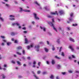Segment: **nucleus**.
Masks as SVG:
<instances>
[{
	"label": "nucleus",
	"mask_w": 79,
	"mask_h": 79,
	"mask_svg": "<svg viewBox=\"0 0 79 79\" xmlns=\"http://www.w3.org/2000/svg\"><path fill=\"white\" fill-rule=\"evenodd\" d=\"M44 50L46 52H48V49L46 48H45Z\"/></svg>",
	"instance_id": "393cba45"
},
{
	"label": "nucleus",
	"mask_w": 79,
	"mask_h": 79,
	"mask_svg": "<svg viewBox=\"0 0 79 79\" xmlns=\"http://www.w3.org/2000/svg\"><path fill=\"white\" fill-rule=\"evenodd\" d=\"M32 47H33V44H31L30 46H27V48L28 50H29L31 48H32Z\"/></svg>",
	"instance_id": "9b49d317"
},
{
	"label": "nucleus",
	"mask_w": 79,
	"mask_h": 79,
	"mask_svg": "<svg viewBox=\"0 0 79 79\" xmlns=\"http://www.w3.org/2000/svg\"><path fill=\"white\" fill-rule=\"evenodd\" d=\"M40 48V46H39V45H37L35 47V49L36 50L37 52H39V48Z\"/></svg>",
	"instance_id": "6e6552de"
},
{
	"label": "nucleus",
	"mask_w": 79,
	"mask_h": 79,
	"mask_svg": "<svg viewBox=\"0 0 79 79\" xmlns=\"http://www.w3.org/2000/svg\"><path fill=\"white\" fill-rule=\"evenodd\" d=\"M25 44H27V43H28V41L27 40V38H25Z\"/></svg>",
	"instance_id": "412c9836"
},
{
	"label": "nucleus",
	"mask_w": 79,
	"mask_h": 79,
	"mask_svg": "<svg viewBox=\"0 0 79 79\" xmlns=\"http://www.w3.org/2000/svg\"><path fill=\"white\" fill-rule=\"evenodd\" d=\"M62 29L61 27H59L58 28V31H61Z\"/></svg>",
	"instance_id": "c85d7f7f"
},
{
	"label": "nucleus",
	"mask_w": 79,
	"mask_h": 79,
	"mask_svg": "<svg viewBox=\"0 0 79 79\" xmlns=\"http://www.w3.org/2000/svg\"><path fill=\"white\" fill-rule=\"evenodd\" d=\"M57 68H58V69H59V68H61V66L60 65H57Z\"/></svg>",
	"instance_id": "7c9ffc66"
},
{
	"label": "nucleus",
	"mask_w": 79,
	"mask_h": 79,
	"mask_svg": "<svg viewBox=\"0 0 79 79\" xmlns=\"http://www.w3.org/2000/svg\"><path fill=\"white\" fill-rule=\"evenodd\" d=\"M52 50L53 51L55 50V47H54V46H52Z\"/></svg>",
	"instance_id": "4c0bfd02"
},
{
	"label": "nucleus",
	"mask_w": 79,
	"mask_h": 79,
	"mask_svg": "<svg viewBox=\"0 0 79 79\" xmlns=\"http://www.w3.org/2000/svg\"><path fill=\"white\" fill-rule=\"evenodd\" d=\"M22 52L23 55H25V51H24V50H23Z\"/></svg>",
	"instance_id": "79ce46f5"
},
{
	"label": "nucleus",
	"mask_w": 79,
	"mask_h": 79,
	"mask_svg": "<svg viewBox=\"0 0 79 79\" xmlns=\"http://www.w3.org/2000/svg\"><path fill=\"white\" fill-rule=\"evenodd\" d=\"M72 56L73 58H75V56H74V55H72Z\"/></svg>",
	"instance_id": "0e129e2a"
},
{
	"label": "nucleus",
	"mask_w": 79,
	"mask_h": 79,
	"mask_svg": "<svg viewBox=\"0 0 79 79\" xmlns=\"http://www.w3.org/2000/svg\"><path fill=\"white\" fill-rule=\"evenodd\" d=\"M47 74L46 72H44L43 73V74Z\"/></svg>",
	"instance_id": "09e8293b"
},
{
	"label": "nucleus",
	"mask_w": 79,
	"mask_h": 79,
	"mask_svg": "<svg viewBox=\"0 0 79 79\" xmlns=\"http://www.w3.org/2000/svg\"><path fill=\"white\" fill-rule=\"evenodd\" d=\"M44 8L45 9V10H49V7L47 6L44 7Z\"/></svg>",
	"instance_id": "f3484780"
},
{
	"label": "nucleus",
	"mask_w": 79,
	"mask_h": 79,
	"mask_svg": "<svg viewBox=\"0 0 79 79\" xmlns=\"http://www.w3.org/2000/svg\"><path fill=\"white\" fill-rule=\"evenodd\" d=\"M62 74L63 75H65V74H66V72L62 73Z\"/></svg>",
	"instance_id": "5fc2aeb1"
},
{
	"label": "nucleus",
	"mask_w": 79,
	"mask_h": 79,
	"mask_svg": "<svg viewBox=\"0 0 79 79\" xmlns=\"http://www.w3.org/2000/svg\"><path fill=\"white\" fill-rule=\"evenodd\" d=\"M41 63H40V62H39L38 63V66H40V64H41Z\"/></svg>",
	"instance_id": "ea45409f"
},
{
	"label": "nucleus",
	"mask_w": 79,
	"mask_h": 79,
	"mask_svg": "<svg viewBox=\"0 0 79 79\" xmlns=\"http://www.w3.org/2000/svg\"><path fill=\"white\" fill-rule=\"evenodd\" d=\"M50 14L51 15H58V13H57V11H56L55 12H51L50 13Z\"/></svg>",
	"instance_id": "0eeeda50"
},
{
	"label": "nucleus",
	"mask_w": 79,
	"mask_h": 79,
	"mask_svg": "<svg viewBox=\"0 0 79 79\" xmlns=\"http://www.w3.org/2000/svg\"><path fill=\"white\" fill-rule=\"evenodd\" d=\"M57 42L58 43V44H60V39H58L57 40Z\"/></svg>",
	"instance_id": "e433bc0d"
},
{
	"label": "nucleus",
	"mask_w": 79,
	"mask_h": 79,
	"mask_svg": "<svg viewBox=\"0 0 79 79\" xmlns=\"http://www.w3.org/2000/svg\"><path fill=\"white\" fill-rule=\"evenodd\" d=\"M62 47H61L60 48V50H59V52H61V49H62Z\"/></svg>",
	"instance_id": "3c124183"
},
{
	"label": "nucleus",
	"mask_w": 79,
	"mask_h": 79,
	"mask_svg": "<svg viewBox=\"0 0 79 79\" xmlns=\"http://www.w3.org/2000/svg\"><path fill=\"white\" fill-rule=\"evenodd\" d=\"M52 23H55V19L54 18H52Z\"/></svg>",
	"instance_id": "473e14b6"
},
{
	"label": "nucleus",
	"mask_w": 79,
	"mask_h": 79,
	"mask_svg": "<svg viewBox=\"0 0 79 79\" xmlns=\"http://www.w3.org/2000/svg\"><path fill=\"white\" fill-rule=\"evenodd\" d=\"M12 26H18L19 29H21V26H20V24L18 22H15V23H12Z\"/></svg>",
	"instance_id": "f257e3e1"
},
{
	"label": "nucleus",
	"mask_w": 79,
	"mask_h": 79,
	"mask_svg": "<svg viewBox=\"0 0 79 79\" xmlns=\"http://www.w3.org/2000/svg\"><path fill=\"white\" fill-rule=\"evenodd\" d=\"M22 29H23V30H26V27H23L22 28Z\"/></svg>",
	"instance_id": "de8ad7c7"
},
{
	"label": "nucleus",
	"mask_w": 79,
	"mask_h": 79,
	"mask_svg": "<svg viewBox=\"0 0 79 79\" xmlns=\"http://www.w3.org/2000/svg\"><path fill=\"white\" fill-rule=\"evenodd\" d=\"M6 6L7 7H10V5L8 4H6Z\"/></svg>",
	"instance_id": "72a5a7b5"
},
{
	"label": "nucleus",
	"mask_w": 79,
	"mask_h": 79,
	"mask_svg": "<svg viewBox=\"0 0 79 79\" xmlns=\"http://www.w3.org/2000/svg\"><path fill=\"white\" fill-rule=\"evenodd\" d=\"M69 48H70V49H71V51H72V52H74V48H73V47H71V46H70L69 47Z\"/></svg>",
	"instance_id": "ddd939ff"
},
{
	"label": "nucleus",
	"mask_w": 79,
	"mask_h": 79,
	"mask_svg": "<svg viewBox=\"0 0 79 79\" xmlns=\"http://www.w3.org/2000/svg\"><path fill=\"white\" fill-rule=\"evenodd\" d=\"M15 3L16 4H18V2H17V1H15Z\"/></svg>",
	"instance_id": "e2e57ef3"
},
{
	"label": "nucleus",
	"mask_w": 79,
	"mask_h": 79,
	"mask_svg": "<svg viewBox=\"0 0 79 79\" xmlns=\"http://www.w3.org/2000/svg\"><path fill=\"white\" fill-rule=\"evenodd\" d=\"M32 23L33 24H35V22H34V21H33L32 22Z\"/></svg>",
	"instance_id": "680f3d73"
},
{
	"label": "nucleus",
	"mask_w": 79,
	"mask_h": 79,
	"mask_svg": "<svg viewBox=\"0 0 79 79\" xmlns=\"http://www.w3.org/2000/svg\"><path fill=\"white\" fill-rule=\"evenodd\" d=\"M40 28L41 29L43 30L44 32L46 31V28L45 27H40Z\"/></svg>",
	"instance_id": "9d476101"
},
{
	"label": "nucleus",
	"mask_w": 79,
	"mask_h": 79,
	"mask_svg": "<svg viewBox=\"0 0 79 79\" xmlns=\"http://www.w3.org/2000/svg\"><path fill=\"white\" fill-rule=\"evenodd\" d=\"M56 79H59V77H56Z\"/></svg>",
	"instance_id": "774afa93"
},
{
	"label": "nucleus",
	"mask_w": 79,
	"mask_h": 79,
	"mask_svg": "<svg viewBox=\"0 0 79 79\" xmlns=\"http://www.w3.org/2000/svg\"><path fill=\"white\" fill-rule=\"evenodd\" d=\"M41 73V72L40 71H39L37 72V74H39Z\"/></svg>",
	"instance_id": "a18cd8bd"
},
{
	"label": "nucleus",
	"mask_w": 79,
	"mask_h": 79,
	"mask_svg": "<svg viewBox=\"0 0 79 79\" xmlns=\"http://www.w3.org/2000/svg\"><path fill=\"white\" fill-rule=\"evenodd\" d=\"M70 18H69V22H71L73 21V19L71 18H73V13H71L70 14Z\"/></svg>",
	"instance_id": "20e7f679"
},
{
	"label": "nucleus",
	"mask_w": 79,
	"mask_h": 79,
	"mask_svg": "<svg viewBox=\"0 0 79 79\" xmlns=\"http://www.w3.org/2000/svg\"><path fill=\"white\" fill-rule=\"evenodd\" d=\"M3 67L4 68H2L3 69L4 71H6V68H7V65L6 64H4Z\"/></svg>",
	"instance_id": "f8f14e48"
},
{
	"label": "nucleus",
	"mask_w": 79,
	"mask_h": 79,
	"mask_svg": "<svg viewBox=\"0 0 79 79\" xmlns=\"http://www.w3.org/2000/svg\"><path fill=\"white\" fill-rule=\"evenodd\" d=\"M78 26V24L77 23L73 24H72V26Z\"/></svg>",
	"instance_id": "4be33fe9"
},
{
	"label": "nucleus",
	"mask_w": 79,
	"mask_h": 79,
	"mask_svg": "<svg viewBox=\"0 0 79 79\" xmlns=\"http://www.w3.org/2000/svg\"><path fill=\"white\" fill-rule=\"evenodd\" d=\"M68 72L69 73H72L73 71L72 70H70L68 71Z\"/></svg>",
	"instance_id": "58836bf2"
},
{
	"label": "nucleus",
	"mask_w": 79,
	"mask_h": 79,
	"mask_svg": "<svg viewBox=\"0 0 79 79\" xmlns=\"http://www.w3.org/2000/svg\"><path fill=\"white\" fill-rule=\"evenodd\" d=\"M33 15L34 16L35 18V19H39V18L37 16V14L35 13H33Z\"/></svg>",
	"instance_id": "1a4fd4ad"
},
{
	"label": "nucleus",
	"mask_w": 79,
	"mask_h": 79,
	"mask_svg": "<svg viewBox=\"0 0 79 79\" xmlns=\"http://www.w3.org/2000/svg\"><path fill=\"white\" fill-rule=\"evenodd\" d=\"M1 15H1V14H0V19L2 21V22H4V19L1 17Z\"/></svg>",
	"instance_id": "2eb2a0df"
},
{
	"label": "nucleus",
	"mask_w": 79,
	"mask_h": 79,
	"mask_svg": "<svg viewBox=\"0 0 79 79\" xmlns=\"http://www.w3.org/2000/svg\"><path fill=\"white\" fill-rule=\"evenodd\" d=\"M3 42H6V40H3Z\"/></svg>",
	"instance_id": "69168bd1"
},
{
	"label": "nucleus",
	"mask_w": 79,
	"mask_h": 79,
	"mask_svg": "<svg viewBox=\"0 0 79 79\" xmlns=\"http://www.w3.org/2000/svg\"><path fill=\"white\" fill-rule=\"evenodd\" d=\"M69 58L70 59V60H72V57H69Z\"/></svg>",
	"instance_id": "338daca9"
},
{
	"label": "nucleus",
	"mask_w": 79,
	"mask_h": 79,
	"mask_svg": "<svg viewBox=\"0 0 79 79\" xmlns=\"http://www.w3.org/2000/svg\"><path fill=\"white\" fill-rule=\"evenodd\" d=\"M14 43L15 44H16V43H18V41L17 40H15L14 42Z\"/></svg>",
	"instance_id": "864d4df0"
},
{
	"label": "nucleus",
	"mask_w": 79,
	"mask_h": 79,
	"mask_svg": "<svg viewBox=\"0 0 79 79\" xmlns=\"http://www.w3.org/2000/svg\"><path fill=\"white\" fill-rule=\"evenodd\" d=\"M59 13L60 15H63V14H64V12L63 10H61L59 11Z\"/></svg>",
	"instance_id": "4468645a"
},
{
	"label": "nucleus",
	"mask_w": 79,
	"mask_h": 79,
	"mask_svg": "<svg viewBox=\"0 0 79 79\" xmlns=\"http://www.w3.org/2000/svg\"><path fill=\"white\" fill-rule=\"evenodd\" d=\"M34 77H35V79H39V77L37 76H36V75L35 74H34L33 75Z\"/></svg>",
	"instance_id": "6ab92c4d"
},
{
	"label": "nucleus",
	"mask_w": 79,
	"mask_h": 79,
	"mask_svg": "<svg viewBox=\"0 0 79 79\" xmlns=\"http://www.w3.org/2000/svg\"><path fill=\"white\" fill-rule=\"evenodd\" d=\"M47 17L49 18H52V16L51 15H47Z\"/></svg>",
	"instance_id": "a878e982"
},
{
	"label": "nucleus",
	"mask_w": 79,
	"mask_h": 79,
	"mask_svg": "<svg viewBox=\"0 0 79 79\" xmlns=\"http://www.w3.org/2000/svg\"><path fill=\"white\" fill-rule=\"evenodd\" d=\"M75 72L76 73H79V71L78 70H76L75 71Z\"/></svg>",
	"instance_id": "8fccbe9b"
},
{
	"label": "nucleus",
	"mask_w": 79,
	"mask_h": 79,
	"mask_svg": "<svg viewBox=\"0 0 79 79\" xmlns=\"http://www.w3.org/2000/svg\"><path fill=\"white\" fill-rule=\"evenodd\" d=\"M18 77H19V78H22L23 77L21 75H19L18 76Z\"/></svg>",
	"instance_id": "37998d69"
},
{
	"label": "nucleus",
	"mask_w": 79,
	"mask_h": 79,
	"mask_svg": "<svg viewBox=\"0 0 79 79\" xmlns=\"http://www.w3.org/2000/svg\"><path fill=\"white\" fill-rule=\"evenodd\" d=\"M20 11H25V12H28V13L31 12V10H27L26 9L23 10V9L21 8H20Z\"/></svg>",
	"instance_id": "39448f33"
},
{
	"label": "nucleus",
	"mask_w": 79,
	"mask_h": 79,
	"mask_svg": "<svg viewBox=\"0 0 79 79\" xmlns=\"http://www.w3.org/2000/svg\"><path fill=\"white\" fill-rule=\"evenodd\" d=\"M52 64H55V61L54 60H52Z\"/></svg>",
	"instance_id": "5701e85b"
},
{
	"label": "nucleus",
	"mask_w": 79,
	"mask_h": 79,
	"mask_svg": "<svg viewBox=\"0 0 79 79\" xmlns=\"http://www.w3.org/2000/svg\"><path fill=\"white\" fill-rule=\"evenodd\" d=\"M16 53L19 55H21V53L19 52H16Z\"/></svg>",
	"instance_id": "c756f323"
},
{
	"label": "nucleus",
	"mask_w": 79,
	"mask_h": 79,
	"mask_svg": "<svg viewBox=\"0 0 79 79\" xmlns=\"http://www.w3.org/2000/svg\"><path fill=\"white\" fill-rule=\"evenodd\" d=\"M54 76L53 75H52L50 77L51 79H54Z\"/></svg>",
	"instance_id": "bb28decb"
},
{
	"label": "nucleus",
	"mask_w": 79,
	"mask_h": 79,
	"mask_svg": "<svg viewBox=\"0 0 79 79\" xmlns=\"http://www.w3.org/2000/svg\"><path fill=\"white\" fill-rule=\"evenodd\" d=\"M23 32L24 34H26L27 33V31H23Z\"/></svg>",
	"instance_id": "bf43d9fd"
},
{
	"label": "nucleus",
	"mask_w": 79,
	"mask_h": 79,
	"mask_svg": "<svg viewBox=\"0 0 79 79\" xmlns=\"http://www.w3.org/2000/svg\"><path fill=\"white\" fill-rule=\"evenodd\" d=\"M11 35H15V33L14 32H12L11 33Z\"/></svg>",
	"instance_id": "2f4dec72"
},
{
	"label": "nucleus",
	"mask_w": 79,
	"mask_h": 79,
	"mask_svg": "<svg viewBox=\"0 0 79 79\" xmlns=\"http://www.w3.org/2000/svg\"><path fill=\"white\" fill-rule=\"evenodd\" d=\"M47 44H48V45H49V44H50L49 43V41H47Z\"/></svg>",
	"instance_id": "13d9d810"
},
{
	"label": "nucleus",
	"mask_w": 79,
	"mask_h": 79,
	"mask_svg": "<svg viewBox=\"0 0 79 79\" xmlns=\"http://www.w3.org/2000/svg\"><path fill=\"white\" fill-rule=\"evenodd\" d=\"M61 55L63 56H64V53L63 52H62L61 54Z\"/></svg>",
	"instance_id": "b1692460"
},
{
	"label": "nucleus",
	"mask_w": 79,
	"mask_h": 79,
	"mask_svg": "<svg viewBox=\"0 0 79 79\" xmlns=\"http://www.w3.org/2000/svg\"><path fill=\"white\" fill-rule=\"evenodd\" d=\"M1 37L2 39H5V37L4 36H1Z\"/></svg>",
	"instance_id": "a19ab883"
},
{
	"label": "nucleus",
	"mask_w": 79,
	"mask_h": 79,
	"mask_svg": "<svg viewBox=\"0 0 79 79\" xmlns=\"http://www.w3.org/2000/svg\"><path fill=\"white\" fill-rule=\"evenodd\" d=\"M4 1L6 2H8V0H4Z\"/></svg>",
	"instance_id": "052dcab7"
},
{
	"label": "nucleus",
	"mask_w": 79,
	"mask_h": 79,
	"mask_svg": "<svg viewBox=\"0 0 79 79\" xmlns=\"http://www.w3.org/2000/svg\"><path fill=\"white\" fill-rule=\"evenodd\" d=\"M11 44V42H8L7 43V45H8V46H9V45H10Z\"/></svg>",
	"instance_id": "cd10ccee"
},
{
	"label": "nucleus",
	"mask_w": 79,
	"mask_h": 79,
	"mask_svg": "<svg viewBox=\"0 0 79 79\" xmlns=\"http://www.w3.org/2000/svg\"><path fill=\"white\" fill-rule=\"evenodd\" d=\"M11 63H13V64H15V62L13 60L11 61Z\"/></svg>",
	"instance_id": "49530a36"
},
{
	"label": "nucleus",
	"mask_w": 79,
	"mask_h": 79,
	"mask_svg": "<svg viewBox=\"0 0 79 79\" xmlns=\"http://www.w3.org/2000/svg\"><path fill=\"white\" fill-rule=\"evenodd\" d=\"M2 78L3 79H5V77H5V75H4V74L2 75Z\"/></svg>",
	"instance_id": "f704fd0d"
},
{
	"label": "nucleus",
	"mask_w": 79,
	"mask_h": 79,
	"mask_svg": "<svg viewBox=\"0 0 79 79\" xmlns=\"http://www.w3.org/2000/svg\"><path fill=\"white\" fill-rule=\"evenodd\" d=\"M9 19L10 20H12L13 21L14 20H15V16L13 15H11L9 16Z\"/></svg>",
	"instance_id": "7ed1b4c3"
},
{
	"label": "nucleus",
	"mask_w": 79,
	"mask_h": 79,
	"mask_svg": "<svg viewBox=\"0 0 79 79\" xmlns=\"http://www.w3.org/2000/svg\"><path fill=\"white\" fill-rule=\"evenodd\" d=\"M67 28L68 30H70V27H67Z\"/></svg>",
	"instance_id": "6e6d98bb"
},
{
	"label": "nucleus",
	"mask_w": 79,
	"mask_h": 79,
	"mask_svg": "<svg viewBox=\"0 0 79 79\" xmlns=\"http://www.w3.org/2000/svg\"><path fill=\"white\" fill-rule=\"evenodd\" d=\"M48 23L51 26L53 27V29H54L55 31L56 32H57V30H56V28H55V27H54V25H53V23H52V22H48Z\"/></svg>",
	"instance_id": "f03ea898"
},
{
	"label": "nucleus",
	"mask_w": 79,
	"mask_h": 79,
	"mask_svg": "<svg viewBox=\"0 0 79 79\" xmlns=\"http://www.w3.org/2000/svg\"><path fill=\"white\" fill-rule=\"evenodd\" d=\"M55 58H57V59H60V58H59V57H58V56H56Z\"/></svg>",
	"instance_id": "c03bdc74"
},
{
	"label": "nucleus",
	"mask_w": 79,
	"mask_h": 79,
	"mask_svg": "<svg viewBox=\"0 0 79 79\" xmlns=\"http://www.w3.org/2000/svg\"><path fill=\"white\" fill-rule=\"evenodd\" d=\"M2 45V46H4V45H5V43H2V44H1Z\"/></svg>",
	"instance_id": "4d7b16f0"
},
{
	"label": "nucleus",
	"mask_w": 79,
	"mask_h": 79,
	"mask_svg": "<svg viewBox=\"0 0 79 79\" xmlns=\"http://www.w3.org/2000/svg\"><path fill=\"white\" fill-rule=\"evenodd\" d=\"M17 63L18 64H19V65H21V63L20 62L17 61Z\"/></svg>",
	"instance_id": "c9c22d12"
},
{
	"label": "nucleus",
	"mask_w": 79,
	"mask_h": 79,
	"mask_svg": "<svg viewBox=\"0 0 79 79\" xmlns=\"http://www.w3.org/2000/svg\"><path fill=\"white\" fill-rule=\"evenodd\" d=\"M34 3L37 5L38 6V8H39V9H42V7L40 6V4H39V3L37 2V1H35L34 2Z\"/></svg>",
	"instance_id": "423d86ee"
},
{
	"label": "nucleus",
	"mask_w": 79,
	"mask_h": 79,
	"mask_svg": "<svg viewBox=\"0 0 79 79\" xmlns=\"http://www.w3.org/2000/svg\"><path fill=\"white\" fill-rule=\"evenodd\" d=\"M69 40L73 42H75L74 40L71 37L69 38Z\"/></svg>",
	"instance_id": "dca6fc26"
},
{
	"label": "nucleus",
	"mask_w": 79,
	"mask_h": 79,
	"mask_svg": "<svg viewBox=\"0 0 79 79\" xmlns=\"http://www.w3.org/2000/svg\"><path fill=\"white\" fill-rule=\"evenodd\" d=\"M46 63L48 64H50V62H49L48 61H47Z\"/></svg>",
	"instance_id": "603ef678"
},
{
	"label": "nucleus",
	"mask_w": 79,
	"mask_h": 79,
	"mask_svg": "<svg viewBox=\"0 0 79 79\" xmlns=\"http://www.w3.org/2000/svg\"><path fill=\"white\" fill-rule=\"evenodd\" d=\"M36 61H33V64L34 65L32 66L33 68H35V64H36Z\"/></svg>",
	"instance_id": "a211bd4d"
},
{
	"label": "nucleus",
	"mask_w": 79,
	"mask_h": 79,
	"mask_svg": "<svg viewBox=\"0 0 79 79\" xmlns=\"http://www.w3.org/2000/svg\"><path fill=\"white\" fill-rule=\"evenodd\" d=\"M17 50H21L22 49V47L21 46H19L17 48Z\"/></svg>",
	"instance_id": "aec40b11"
}]
</instances>
